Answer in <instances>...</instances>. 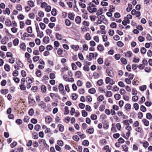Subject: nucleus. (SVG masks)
Returning a JSON list of instances; mask_svg holds the SVG:
<instances>
[{"instance_id": "2f4dec72", "label": "nucleus", "mask_w": 152, "mask_h": 152, "mask_svg": "<svg viewBox=\"0 0 152 152\" xmlns=\"http://www.w3.org/2000/svg\"><path fill=\"white\" fill-rule=\"evenodd\" d=\"M26 46L25 43L21 44L20 45V48L23 50H25L26 49Z\"/></svg>"}, {"instance_id": "9d476101", "label": "nucleus", "mask_w": 152, "mask_h": 152, "mask_svg": "<svg viewBox=\"0 0 152 152\" xmlns=\"http://www.w3.org/2000/svg\"><path fill=\"white\" fill-rule=\"evenodd\" d=\"M81 73L79 71H77L75 74V77L78 78L81 77Z\"/></svg>"}, {"instance_id": "774afa93", "label": "nucleus", "mask_w": 152, "mask_h": 152, "mask_svg": "<svg viewBox=\"0 0 152 152\" xmlns=\"http://www.w3.org/2000/svg\"><path fill=\"white\" fill-rule=\"evenodd\" d=\"M146 38L148 40H152V37L149 34H147Z\"/></svg>"}, {"instance_id": "9b49d317", "label": "nucleus", "mask_w": 152, "mask_h": 152, "mask_svg": "<svg viewBox=\"0 0 152 152\" xmlns=\"http://www.w3.org/2000/svg\"><path fill=\"white\" fill-rule=\"evenodd\" d=\"M27 4L30 7H33L34 6V2L31 0L28 1Z\"/></svg>"}, {"instance_id": "f257e3e1", "label": "nucleus", "mask_w": 152, "mask_h": 152, "mask_svg": "<svg viewBox=\"0 0 152 152\" xmlns=\"http://www.w3.org/2000/svg\"><path fill=\"white\" fill-rule=\"evenodd\" d=\"M87 10L89 12L91 13H93L97 11V9L95 7H88Z\"/></svg>"}, {"instance_id": "ddd939ff", "label": "nucleus", "mask_w": 152, "mask_h": 152, "mask_svg": "<svg viewBox=\"0 0 152 152\" xmlns=\"http://www.w3.org/2000/svg\"><path fill=\"white\" fill-rule=\"evenodd\" d=\"M63 51L60 48H59L58 50L57 53L58 55L61 57H63L62 55Z\"/></svg>"}, {"instance_id": "5701e85b", "label": "nucleus", "mask_w": 152, "mask_h": 152, "mask_svg": "<svg viewBox=\"0 0 152 152\" xmlns=\"http://www.w3.org/2000/svg\"><path fill=\"white\" fill-rule=\"evenodd\" d=\"M122 147L123 150L125 152H127L128 151L129 147H128L126 145H124L122 146Z\"/></svg>"}, {"instance_id": "37998d69", "label": "nucleus", "mask_w": 152, "mask_h": 152, "mask_svg": "<svg viewBox=\"0 0 152 152\" xmlns=\"http://www.w3.org/2000/svg\"><path fill=\"white\" fill-rule=\"evenodd\" d=\"M117 45L119 47H122L124 45V43L121 41H119L117 42Z\"/></svg>"}, {"instance_id": "13d9d810", "label": "nucleus", "mask_w": 152, "mask_h": 152, "mask_svg": "<svg viewBox=\"0 0 152 152\" xmlns=\"http://www.w3.org/2000/svg\"><path fill=\"white\" fill-rule=\"evenodd\" d=\"M12 31L13 33H16L18 31V28L15 27H13L11 28Z\"/></svg>"}, {"instance_id": "2eb2a0df", "label": "nucleus", "mask_w": 152, "mask_h": 152, "mask_svg": "<svg viewBox=\"0 0 152 152\" xmlns=\"http://www.w3.org/2000/svg\"><path fill=\"white\" fill-rule=\"evenodd\" d=\"M144 125L146 126H148L149 124V122L146 119H143L142 120Z\"/></svg>"}, {"instance_id": "0e129e2a", "label": "nucleus", "mask_w": 152, "mask_h": 152, "mask_svg": "<svg viewBox=\"0 0 152 152\" xmlns=\"http://www.w3.org/2000/svg\"><path fill=\"white\" fill-rule=\"evenodd\" d=\"M39 59V57L38 56H35L33 57V59L34 61L36 62Z\"/></svg>"}, {"instance_id": "8fccbe9b", "label": "nucleus", "mask_w": 152, "mask_h": 152, "mask_svg": "<svg viewBox=\"0 0 152 152\" xmlns=\"http://www.w3.org/2000/svg\"><path fill=\"white\" fill-rule=\"evenodd\" d=\"M36 74L38 77H40L42 75V73L40 70H38L36 72Z\"/></svg>"}, {"instance_id": "49530a36", "label": "nucleus", "mask_w": 152, "mask_h": 152, "mask_svg": "<svg viewBox=\"0 0 152 152\" xmlns=\"http://www.w3.org/2000/svg\"><path fill=\"white\" fill-rule=\"evenodd\" d=\"M104 99V97L102 95L99 96L97 98V100L99 102H101Z\"/></svg>"}, {"instance_id": "680f3d73", "label": "nucleus", "mask_w": 152, "mask_h": 152, "mask_svg": "<svg viewBox=\"0 0 152 152\" xmlns=\"http://www.w3.org/2000/svg\"><path fill=\"white\" fill-rule=\"evenodd\" d=\"M40 128V126L39 124L36 125L34 127V129L36 131H39Z\"/></svg>"}, {"instance_id": "6e6d98bb", "label": "nucleus", "mask_w": 152, "mask_h": 152, "mask_svg": "<svg viewBox=\"0 0 152 152\" xmlns=\"http://www.w3.org/2000/svg\"><path fill=\"white\" fill-rule=\"evenodd\" d=\"M146 88V87L145 85H143L140 87V91H143L145 90Z\"/></svg>"}, {"instance_id": "f03ea898", "label": "nucleus", "mask_w": 152, "mask_h": 152, "mask_svg": "<svg viewBox=\"0 0 152 152\" xmlns=\"http://www.w3.org/2000/svg\"><path fill=\"white\" fill-rule=\"evenodd\" d=\"M131 13L132 15H135L136 17H138L140 15V13L139 11H137L135 9L132 10L131 11Z\"/></svg>"}, {"instance_id": "69168bd1", "label": "nucleus", "mask_w": 152, "mask_h": 152, "mask_svg": "<svg viewBox=\"0 0 152 152\" xmlns=\"http://www.w3.org/2000/svg\"><path fill=\"white\" fill-rule=\"evenodd\" d=\"M91 119L93 120H95L97 119V116L95 114H92L91 115Z\"/></svg>"}, {"instance_id": "f3484780", "label": "nucleus", "mask_w": 152, "mask_h": 152, "mask_svg": "<svg viewBox=\"0 0 152 152\" xmlns=\"http://www.w3.org/2000/svg\"><path fill=\"white\" fill-rule=\"evenodd\" d=\"M5 25L8 26H10L11 25V22L9 19H6L5 22Z\"/></svg>"}, {"instance_id": "473e14b6", "label": "nucleus", "mask_w": 152, "mask_h": 152, "mask_svg": "<svg viewBox=\"0 0 152 152\" xmlns=\"http://www.w3.org/2000/svg\"><path fill=\"white\" fill-rule=\"evenodd\" d=\"M4 68L5 70L6 71L9 72L10 71V66L9 65L7 64H5L4 65Z\"/></svg>"}, {"instance_id": "412c9836", "label": "nucleus", "mask_w": 152, "mask_h": 152, "mask_svg": "<svg viewBox=\"0 0 152 152\" xmlns=\"http://www.w3.org/2000/svg\"><path fill=\"white\" fill-rule=\"evenodd\" d=\"M52 121V118L50 116H47L45 118L46 122L48 123H50Z\"/></svg>"}, {"instance_id": "dca6fc26", "label": "nucleus", "mask_w": 152, "mask_h": 152, "mask_svg": "<svg viewBox=\"0 0 152 152\" xmlns=\"http://www.w3.org/2000/svg\"><path fill=\"white\" fill-rule=\"evenodd\" d=\"M85 39L86 40H89L91 39V37L89 33H87L85 36Z\"/></svg>"}, {"instance_id": "338daca9", "label": "nucleus", "mask_w": 152, "mask_h": 152, "mask_svg": "<svg viewBox=\"0 0 152 152\" xmlns=\"http://www.w3.org/2000/svg\"><path fill=\"white\" fill-rule=\"evenodd\" d=\"M73 139L74 140L77 141L79 139V137L77 135H75L73 136Z\"/></svg>"}, {"instance_id": "79ce46f5", "label": "nucleus", "mask_w": 152, "mask_h": 152, "mask_svg": "<svg viewBox=\"0 0 152 152\" xmlns=\"http://www.w3.org/2000/svg\"><path fill=\"white\" fill-rule=\"evenodd\" d=\"M140 110L142 112H145L146 110V107L143 105H141L140 107Z\"/></svg>"}, {"instance_id": "58836bf2", "label": "nucleus", "mask_w": 152, "mask_h": 152, "mask_svg": "<svg viewBox=\"0 0 152 152\" xmlns=\"http://www.w3.org/2000/svg\"><path fill=\"white\" fill-rule=\"evenodd\" d=\"M82 144L84 145L88 146L89 144V142L88 140H85L82 142Z\"/></svg>"}, {"instance_id": "4d7b16f0", "label": "nucleus", "mask_w": 152, "mask_h": 152, "mask_svg": "<svg viewBox=\"0 0 152 152\" xmlns=\"http://www.w3.org/2000/svg\"><path fill=\"white\" fill-rule=\"evenodd\" d=\"M113 109L115 111H118L119 109V107L115 104H114L112 107Z\"/></svg>"}, {"instance_id": "bf43d9fd", "label": "nucleus", "mask_w": 152, "mask_h": 152, "mask_svg": "<svg viewBox=\"0 0 152 152\" xmlns=\"http://www.w3.org/2000/svg\"><path fill=\"white\" fill-rule=\"evenodd\" d=\"M114 98L116 100H119L121 98V95L119 94H116L114 95Z\"/></svg>"}, {"instance_id": "e433bc0d", "label": "nucleus", "mask_w": 152, "mask_h": 152, "mask_svg": "<svg viewBox=\"0 0 152 152\" xmlns=\"http://www.w3.org/2000/svg\"><path fill=\"white\" fill-rule=\"evenodd\" d=\"M77 95L75 93H73L72 95V99L74 100H76L77 98Z\"/></svg>"}, {"instance_id": "b1692460", "label": "nucleus", "mask_w": 152, "mask_h": 152, "mask_svg": "<svg viewBox=\"0 0 152 152\" xmlns=\"http://www.w3.org/2000/svg\"><path fill=\"white\" fill-rule=\"evenodd\" d=\"M112 93L111 91H107L105 93V96L107 97H110L112 96Z\"/></svg>"}, {"instance_id": "6ab92c4d", "label": "nucleus", "mask_w": 152, "mask_h": 152, "mask_svg": "<svg viewBox=\"0 0 152 152\" xmlns=\"http://www.w3.org/2000/svg\"><path fill=\"white\" fill-rule=\"evenodd\" d=\"M43 42L46 44L48 43L49 42V38L48 37H45L43 39Z\"/></svg>"}, {"instance_id": "f8f14e48", "label": "nucleus", "mask_w": 152, "mask_h": 152, "mask_svg": "<svg viewBox=\"0 0 152 152\" xmlns=\"http://www.w3.org/2000/svg\"><path fill=\"white\" fill-rule=\"evenodd\" d=\"M3 14L4 15L7 14L8 15H9L10 14V11L8 8H6L5 10L3 11Z\"/></svg>"}, {"instance_id": "864d4df0", "label": "nucleus", "mask_w": 152, "mask_h": 152, "mask_svg": "<svg viewBox=\"0 0 152 152\" xmlns=\"http://www.w3.org/2000/svg\"><path fill=\"white\" fill-rule=\"evenodd\" d=\"M65 23L66 26H69L71 25V23L69 20L66 19L65 21Z\"/></svg>"}, {"instance_id": "a19ab883", "label": "nucleus", "mask_w": 152, "mask_h": 152, "mask_svg": "<svg viewBox=\"0 0 152 152\" xmlns=\"http://www.w3.org/2000/svg\"><path fill=\"white\" fill-rule=\"evenodd\" d=\"M34 112L33 109L31 108L29 111L28 112V114L30 116H32L33 115Z\"/></svg>"}, {"instance_id": "aec40b11", "label": "nucleus", "mask_w": 152, "mask_h": 152, "mask_svg": "<svg viewBox=\"0 0 152 152\" xmlns=\"http://www.w3.org/2000/svg\"><path fill=\"white\" fill-rule=\"evenodd\" d=\"M97 48L98 50H99L100 51H102L104 50V48L103 46L101 45H98L97 47Z\"/></svg>"}, {"instance_id": "3c124183", "label": "nucleus", "mask_w": 152, "mask_h": 152, "mask_svg": "<svg viewBox=\"0 0 152 152\" xmlns=\"http://www.w3.org/2000/svg\"><path fill=\"white\" fill-rule=\"evenodd\" d=\"M39 25L41 28L42 29H45L46 26V25L44 23H39Z\"/></svg>"}, {"instance_id": "052dcab7", "label": "nucleus", "mask_w": 152, "mask_h": 152, "mask_svg": "<svg viewBox=\"0 0 152 152\" xmlns=\"http://www.w3.org/2000/svg\"><path fill=\"white\" fill-rule=\"evenodd\" d=\"M71 47L73 49L75 50H77L79 48L78 45H73L71 46Z\"/></svg>"}, {"instance_id": "09e8293b", "label": "nucleus", "mask_w": 152, "mask_h": 152, "mask_svg": "<svg viewBox=\"0 0 152 152\" xmlns=\"http://www.w3.org/2000/svg\"><path fill=\"white\" fill-rule=\"evenodd\" d=\"M102 13V10L101 9L98 10L97 12L96 15L98 16L100 15H101Z\"/></svg>"}, {"instance_id": "ea45409f", "label": "nucleus", "mask_w": 152, "mask_h": 152, "mask_svg": "<svg viewBox=\"0 0 152 152\" xmlns=\"http://www.w3.org/2000/svg\"><path fill=\"white\" fill-rule=\"evenodd\" d=\"M82 24L84 26H88L89 25L90 23L88 21L84 20Z\"/></svg>"}, {"instance_id": "f704fd0d", "label": "nucleus", "mask_w": 152, "mask_h": 152, "mask_svg": "<svg viewBox=\"0 0 152 152\" xmlns=\"http://www.w3.org/2000/svg\"><path fill=\"white\" fill-rule=\"evenodd\" d=\"M128 7L126 8V11L128 12H130L132 9V6L131 4H129Z\"/></svg>"}, {"instance_id": "4be33fe9", "label": "nucleus", "mask_w": 152, "mask_h": 152, "mask_svg": "<svg viewBox=\"0 0 152 152\" xmlns=\"http://www.w3.org/2000/svg\"><path fill=\"white\" fill-rule=\"evenodd\" d=\"M88 92L90 94H94L96 92L95 89L94 88H92L89 89Z\"/></svg>"}, {"instance_id": "c756f323", "label": "nucleus", "mask_w": 152, "mask_h": 152, "mask_svg": "<svg viewBox=\"0 0 152 152\" xmlns=\"http://www.w3.org/2000/svg\"><path fill=\"white\" fill-rule=\"evenodd\" d=\"M41 88L42 92L43 93H45L46 91V87L45 86L43 85L41 87Z\"/></svg>"}, {"instance_id": "cd10ccee", "label": "nucleus", "mask_w": 152, "mask_h": 152, "mask_svg": "<svg viewBox=\"0 0 152 152\" xmlns=\"http://www.w3.org/2000/svg\"><path fill=\"white\" fill-rule=\"evenodd\" d=\"M89 57L88 58V60L90 61L92 58H93L94 56V54L93 53H90L89 55Z\"/></svg>"}, {"instance_id": "7ed1b4c3", "label": "nucleus", "mask_w": 152, "mask_h": 152, "mask_svg": "<svg viewBox=\"0 0 152 152\" xmlns=\"http://www.w3.org/2000/svg\"><path fill=\"white\" fill-rule=\"evenodd\" d=\"M106 72L108 75L110 77H113V72L111 69H108L106 70Z\"/></svg>"}, {"instance_id": "20e7f679", "label": "nucleus", "mask_w": 152, "mask_h": 152, "mask_svg": "<svg viewBox=\"0 0 152 152\" xmlns=\"http://www.w3.org/2000/svg\"><path fill=\"white\" fill-rule=\"evenodd\" d=\"M23 148L22 147H20L19 148H15L14 150H12L10 151V152H20L23 151Z\"/></svg>"}, {"instance_id": "c85d7f7f", "label": "nucleus", "mask_w": 152, "mask_h": 152, "mask_svg": "<svg viewBox=\"0 0 152 152\" xmlns=\"http://www.w3.org/2000/svg\"><path fill=\"white\" fill-rule=\"evenodd\" d=\"M136 131L140 133H142L143 132L142 129L140 127H137L135 129Z\"/></svg>"}, {"instance_id": "a878e982", "label": "nucleus", "mask_w": 152, "mask_h": 152, "mask_svg": "<svg viewBox=\"0 0 152 152\" xmlns=\"http://www.w3.org/2000/svg\"><path fill=\"white\" fill-rule=\"evenodd\" d=\"M74 16H75V15L73 13H69V15H68L69 18L70 19H71L72 20H74Z\"/></svg>"}, {"instance_id": "603ef678", "label": "nucleus", "mask_w": 152, "mask_h": 152, "mask_svg": "<svg viewBox=\"0 0 152 152\" xmlns=\"http://www.w3.org/2000/svg\"><path fill=\"white\" fill-rule=\"evenodd\" d=\"M140 51L142 54H144L146 52V50L145 48L142 47L140 49Z\"/></svg>"}, {"instance_id": "a18cd8bd", "label": "nucleus", "mask_w": 152, "mask_h": 152, "mask_svg": "<svg viewBox=\"0 0 152 152\" xmlns=\"http://www.w3.org/2000/svg\"><path fill=\"white\" fill-rule=\"evenodd\" d=\"M51 14L54 16L56 15V10L55 8L52 9L51 11Z\"/></svg>"}, {"instance_id": "423d86ee", "label": "nucleus", "mask_w": 152, "mask_h": 152, "mask_svg": "<svg viewBox=\"0 0 152 152\" xmlns=\"http://www.w3.org/2000/svg\"><path fill=\"white\" fill-rule=\"evenodd\" d=\"M58 89L60 91H62L63 93H64V86L62 83L59 84L58 86Z\"/></svg>"}, {"instance_id": "c03bdc74", "label": "nucleus", "mask_w": 152, "mask_h": 152, "mask_svg": "<svg viewBox=\"0 0 152 152\" xmlns=\"http://www.w3.org/2000/svg\"><path fill=\"white\" fill-rule=\"evenodd\" d=\"M65 112L64 113L65 115H67L68 114L69 112V110L68 109V107L67 106H65L64 107Z\"/></svg>"}, {"instance_id": "de8ad7c7", "label": "nucleus", "mask_w": 152, "mask_h": 152, "mask_svg": "<svg viewBox=\"0 0 152 152\" xmlns=\"http://www.w3.org/2000/svg\"><path fill=\"white\" fill-rule=\"evenodd\" d=\"M20 89L22 91H24L26 89V86L24 84L20 85Z\"/></svg>"}, {"instance_id": "e2e57ef3", "label": "nucleus", "mask_w": 152, "mask_h": 152, "mask_svg": "<svg viewBox=\"0 0 152 152\" xmlns=\"http://www.w3.org/2000/svg\"><path fill=\"white\" fill-rule=\"evenodd\" d=\"M17 65L20 67H22L23 66V65L21 61L18 60V61L16 62Z\"/></svg>"}, {"instance_id": "39448f33", "label": "nucleus", "mask_w": 152, "mask_h": 152, "mask_svg": "<svg viewBox=\"0 0 152 152\" xmlns=\"http://www.w3.org/2000/svg\"><path fill=\"white\" fill-rule=\"evenodd\" d=\"M131 108V105L130 104L127 103L124 106V109L126 110L129 111Z\"/></svg>"}, {"instance_id": "c9c22d12", "label": "nucleus", "mask_w": 152, "mask_h": 152, "mask_svg": "<svg viewBox=\"0 0 152 152\" xmlns=\"http://www.w3.org/2000/svg\"><path fill=\"white\" fill-rule=\"evenodd\" d=\"M121 63L124 64H126L127 63L126 60L124 58H121Z\"/></svg>"}, {"instance_id": "393cba45", "label": "nucleus", "mask_w": 152, "mask_h": 152, "mask_svg": "<svg viewBox=\"0 0 152 152\" xmlns=\"http://www.w3.org/2000/svg\"><path fill=\"white\" fill-rule=\"evenodd\" d=\"M109 127V124L107 122H106L103 124V128L105 129H107Z\"/></svg>"}, {"instance_id": "bb28decb", "label": "nucleus", "mask_w": 152, "mask_h": 152, "mask_svg": "<svg viewBox=\"0 0 152 152\" xmlns=\"http://www.w3.org/2000/svg\"><path fill=\"white\" fill-rule=\"evenodd\" d=\"M97 85L99 86H101L104 84V82L102 79H100L97 82Z\"/></svg>"}, {"instance_id": "7c9ffc66", "label": "nucleus", "mask_w": 152, "mask_h": 152, "mask_svg": "<svg viewBox=\"0 0 152 152\" xmlns=\"http://www.w3.org/2000/svg\"><path fill=\"white\" fill-rule=\"evenodd\" d=\"M13 44L14 46L17 45L19 43V40L17 38H16L14 39L13 41Z\"/></svg>"}, {"instance_id": "6e6552de", "label": "nucleus", "mask_w": 152, "mask_h": 152, "mask_svg": "<svg viewBox=\"0 0 152 152\" xmlns=\"http://www.w3.org/2000/svg\"><path fill=\"white\" fill-rule=\"evenodd\" d=\"M81 20V18L79 16H77L75 19V21L76 23L78 24H80V23Z\"/></svg>"}, {"instance_id": "1a4fd4ad", "label": "nucleus", "mask_w": 152, "mask_h": 152, "mask_svg": "<svg viewBox=\"0 0 152 152\" xmlns=\"http://www.w3.org/2000/svg\"><path fill=\"white\" fill-rule=\"evenodd\" d=\"M58 127H59V131L62 132L64 131V126L61 124H59L58 125Z\"/></svg>"}, {"instance_id": "a211bd4d", "label": "nucleus", "mask_w": 152, "mask_h": 152, "mask_svg": "<svg viewBox=\"0 0 152 152\" xmlns=\"http://www.w3.org/2000/svg\"><path fill=\"white\" fill-rule=\"evenodd\" d=\"M56 37L57 39L59 40H61L63 38L62 35L58 33L56 34Z\"/></svg>"}, {"instance_id": "5fc2aeb1", "label": "nucleus", "mask_w": 152, "mask_h": 152, "mask_svg": "<svg viewBox=\"0 0 152 152\" xmlns=\"http://www.w3.org/2000/svg\"><path fill=\"white\" fill-rule=\"evenodd\" d=\"M51 7L50 6H48L45 9V11L47 12H50L51 10Z\"/></svg>"}, {"instance_id": "0eeeda50", "label": "nucleus", "mask_w": 152, "mask_h": 152, "mask_svg": "<svg viewBox=\"0 0 152 152\" xmlns=\"http://www.w3.org/2000/svg\"><path fill=\"white\" fill-rule=\"evenodd\" d=\"M125 54L126 57L129 58L132 56V53L131 51H128L125 53Z\"/></svg>"}, {"instance_id": "4c0bfd02", "label": "nucleus", "mask_w": 152, "mask_h": 152, "mask_svg": "<svg viewBox=\"0 0 152 152\" xmlns=\"http://www.w3.org/2000/svg\"><path fill=\"white\" fill-rule=\"evenodd\" d=\"M94 129L93 128H90L88 129L87 132L89 134H92L93 133Z\"/></svg>"}, {"instance_id": "4468645a", "label": "nucleus", "mask_w": 152, "mask_h": 152, "mask_svg": "<svg viewBox=\"0 0 152 152\" xmlns=\"http://www.w3.org/2000/svg\"><path fill=\"white\" fill-rule=\"evenodd\" d=\"M39 106L42 108L45 109L46 107V104L43 101H41L39 103Z\"/></svg>"}, {"instance_id": "72a5a7b5", "label": "nucleus", "mask_w": 152, "mask_h": 152, "mask_svg": "<svg viewBox=\"0 0 152 152\" xmlns=\"http://www.w3.org/2000/svg\"><path fill=\"white\" fill-rule=\"evenodd\" d=\"M8 92V90L7 89H3L1 90V93L3 94H6Z\"/></svg>"}]
</instances>
